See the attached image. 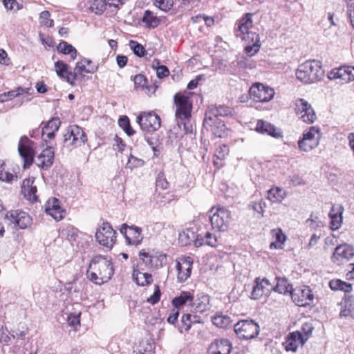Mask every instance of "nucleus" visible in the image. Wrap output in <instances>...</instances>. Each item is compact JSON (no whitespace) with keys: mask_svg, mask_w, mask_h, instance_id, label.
<instances>
[{"mask_svg":"<svg viewBox=\"0 0 354 354\" xmlns=\"http://www.w3.org/2000/svg\"><path fill=\"white\" fill-rule=\"evenodd\" d=\"M114 271V266L111 258L97 254L91 260L86 275L87 278L93 283L102 285L111 279Z\"/></svg>","mask_w":354,"mask_h":354,"instance_id":"nucleus-1","label":"nucleus"},{"mask_svg":"<svg viewBox=\"0 0 354 354\" xmlns=\"http://www.w3.org/2000/svg\"><path fill=\"white\" fill-rule=\"evenodd\" d=\"M297 78L305 84H311L322 79L324 72L319 61L308 60L299 66Z\"/></svg>","mask_w":354,"mask_h":354,"instance_id":"nucleus-2","label":"nucleus"},{"mask_svg":"<svg viewBox=\"0 0 354 354\" xmlns=\"http://www.w3.org/2000/svg\"><path fill=\"white\" fill-rule=\"evenodd\" d=\"M63 137L64 146L71 150L84 145L87 141L86 133L78 125H70L66 129Z\"/></svg>","mask_w":354,"mask_h":354,"instance_id":"nucleus-3","label":"nucleus"},{"mask_svg":"<svg viewBox=\"0 0 354 354\" xmlns=\"http://www.w3.org/2000/svg\"><path fill=\"white\" fill-rule=\"evenodd\" d=\"M252 20L251 15L247 14L238 24L236 37L245 41V44H261L258 34L252 30Z\"/></svg>","mask_w":354,"mask_h":354,"instance_id":"nucleus-4","label":"nucleus"},{"mask_svg":"<svg viewBox=\"0 0 354 354\" xmlns=\"http://www.w3.org/2000/svg\"><path fill=\"white\" fill-rule=\"evenodd\" d=\"M167 257L162 251L156 249H142L139 252V259L151 269L162 268L166 263Z\"/></svg>","mask_w":354,"mask_h":354,"instance_id":"nucleus-5","label":"nucleus"},{"mask_svg":"<svg viewBox=\"0 0 354 354\" xmlns=\"http://www.w3.org/2000/svg\"><path fill=\"white\" fill-rule=\"evenodd\" d=\"M234 330L239 338L248 340L256 337L259 333L260 328L254 321L245 319L235 324Z\"/></svg>","mask_w":354,"mask_h":354,"instance_id":"nucleus-6","label":"nucleus"},{"mask_svg":"<svg viewBox=\"0 0 354 354\" xmlns=\"http://www.w3.org/2000/svg\"><path fill=\"white\" fill-rule=\"evenodd\" d=\"M319 129L315 127H311L304 131L302 138L298 141V148L302 151L309 152L319 145Z\"/></svg>","mask_w":354,"mask_h":354,"instance_id":"nucleus-7","label":"nucleus"},{"mask_svg":"<svg viewBox=\"0 0 354 354\" xmlns=\"http://www.w3.org/2000/svg\"><path fill=\"white\" fill-rule=\"evenodd\" d=\"M116 232L107 222H104L95 232L96 241L100 245L111 250L116 242Z\"/></svg>","mask_w":354,"mask_h":354,"instance_id":"nucleus-8","label":"nucleus"},{"mask_svg":"<svg viewBox=\"0 0 354 354\" xmlns=\"http://www.w3.org/2000/svg\"><path fill=\"white\" fill-rule=\"evenodd\" d=\"M136 122L142 131L153 132L160 127V118L153 112H142L136 118Z\"/></svg>","mask_w":354,"mask_h":354,"instance_id":"nucleus-9","label":"nucleus"},{"mask_svg":"<svg viewBox=\"0 0 354 354\" xmlns=\"http://www.w3.org/2000/svg\"><path fill=\"white\" fill-rule=\"evenodd\" d=\"M33 144L26 136H22L19 142L18 151L24 160V169L28 168L34 160V150L31 146Z\"/></svg>","mask_w":354,"mask_h":354,"instance_id":"nucleus-10","label":"nucleus"},{"mask_svg":"<svg viewBox=\"0 0 354 354\" xmlns=\"http://www.w3.org/2000/svg\"><path fill=\"white\" fill-rule=\"evenodd\" d=\"M194 261L189 256H181L176 259L177 279L179 282H185L190 277Z\"/></svg>","mask_w":354,"mask_h":354,"instance_id":"nucleus-11","label":"nucleus"},{"mask_svg":"<svg viewBox=\"0 0 354 354\" xmlns=\"http://www.w3.org/2000/svg\"><path fill=\"white\" fill-rule=\"evenodd\" d=\"M295 112L301 120L308 124L313 123L317 118L311 105L304 99L295 101Z\"/></svg>","mask_w":354,"mask_h":354,"instance_id":"nucleus-12","label":"nucleus"},{"mask_svg":"<svg viewBox=\"0 0 354 354\" xmlns=\"http://www.w3.org/2000/svg\"><path fill=\"white\" fill-rule=\"evenodd\" d=\"M274 93L272 88L261 83L254 84L250 89V94L253 100L261 102H269L274 97Z\"/></svg>","mask_w":354,"mask_h":354,"instance_id":"nucleus-13","label":"nucleus"},{"mask_svg":"<svg viewBox=\"0 0 354 354\" xmlns=\"http://www.w3.org/2000/svg\"><path fill=\"white\" fill-rule=\"evenodd\" d=\"M120 231L124 235L126 242L129 245L137 246L140 245L143 239L142 229L136 225H128L123 223Z\"/></svg>","mask_w":354,"mask_h":354,"instance_id":"nucleus-14","label":"nucleus"},{"mask_svg":"<svg viewBox=\"0 0 354 354\" xmlns=\"http://www.w3.org/2000/svg\"><path fill=\"white\" fill-rule=\"evenodd\" d=\"M292 301L299 306H307L311 304L314 295L308 286L297 287L290 291Z\"/></svg>","mask_w":354,"mask_h":354,"instance_id":"nucleus-15","label":"nucleus"},{"mask_svg":"<svg viewBox=\"0 0 354 354\" xmlns=\"http://www.w3.org/2000/svg\"><path fill=\"white\" fill-rule=\"evenodd\" d=\"M174 102L176 106V116L177 119L180 120L189 119L192 111L189 98L177 93L174 95Z\"/></svg>","mask_w":354,"mask_h":354,"instance_id":"nucleus-16","label":"nucleus"},{"mask_svg":"<svg viewBox=\"0 0 354 354\" xmlns=\"http://www.w3.org/2000/svg\"><path fill=\"white\" fill-rule=\"evenodd\" d=\"M6 217L20 229H26L32 224V218L28 213L22 210H10L6 213Z\"/></svg>","mask_w":354,"mask_h":354,"instance_id":"nucleus-17","label":"nucleus"},{"mask_svg":"<svg viewBox=\"0 0 354 354\" xmlns=\"http://www.w3.org/2000/svg\"><path fill=\"white\" fill-rule=\"evenodd\" d=\"M221 115L217 109L215 111V113L213 111H207L205 113L204 125L207 128H209L215 138H221Z\"/></svg>","mask_w":354,"mask_h":354,"instance_id":"nucleus-18","label":"nucleus"},{"mask_svg":"<svg viewBox=\"0 0 354 354\" xmlns=\"http://www.w3.org/2000/svg\"><path fill=\"white\" fill-rule=\"evenodd\" d=\"M306 342V338L299 330L290 333L283 343L286 351L296 352L299 346H302Z\"/></svg>","mask_w":354,"mask_h":354,"instance_id":"nucleus-19","label":"nucleus"},{"mask_svg":"<svg viewBox=\"0 0 354 354\" xmlns=\"http://www.w3.org/2000/svg\"><path fill=\"white\" fill-rule=\"evenodd\" d=\"M354 256V248L350 245L343 244L338 245L332 256L333 262L339 265L348 261Z\"/></svg>","mask_w":354,"mask_h":354,"instance_id":"nucleus-20","label":"nucleus"},{"mask_svg":"<svg viewBox=\"0 0 354 354\" xmlns=\"http://www.w3.org/2000/svg\"><path fill=\"white\" fill-rule=\"evenodd\" d=\"M330 80L339 79L345 82L354 80V67L344 66L332 70L328 75Z\"/></svg>","mask_w":354,"mask_h":354,"instance_id":"nucleus-21","label":"nucleus"},{"mask_svg":"<svg viewBox=\"0 0 354 354\" xmlns=\"http://www.w3.org/2000/svg\"><path fill=\"white\" fill-rule=\"evenodd\" d=\"M45 212L57 221L62 220L66 214V211L62 206L60 201H47Z\"/></svg>","mask_w":354,"mask_h":354,"instance_id":"nucleus-22","label":"nucleus"},{"mask_svg":"<svg viewBox=\"0 0 354 354\" xmlns=\"http://www.w3.org/2000/svg\"><path fill=\"white\" fill-rule=\"evenodd\" d=\"M54 158L55 153L53 148L50 146H48L37 156L35 163L42 169L47 170L53 165Z\"/></svg>","mask_w":354,"mask_h":354,"instance_id":"nucleus-23","label":"nucleus"},{"mask_svg":"<svg viewBox=\"0 0 354 354\" xmlns=\"http://www.w3.org/2000/svg\"><path fill=\"white\" fill-rule=\"evenodd\" d=\"M255 283L256 285L254 286L251 293L253 299H259L263 295L267 296L269 295L272 288V285L268 279L266 278L262 279L257 278L255 280Z\"/></svg>","mask_w":354,"mask_h":354,"instance_id":"nucleus-24","label":"nucleus"},{"mask_svg":"<svg viewBox=\"0 0 354 354\" xmlns=\"http://www.w3.org/2000/svg\"><path fill=\"white\" fill-rule=\"evenodd\" d=\"M61 121L59 118L54 117L44 124L41 128V136L44 140L47 142V139L53 140L55 137L56 132L59 130Z\"/></svg>","mask_w":354,"mask_h":354,"instance_id":"nucleus-25","label":"nucleus"},{"mask_svg":"<svg viewBox=\"0 0 354 354\" xmlns=\"http://www.w3.org/2000/svg\"><path fill=\"white\" fill-rule=\"evenodd\" d=\"M97 70L96 66H89L86 67L82 61L77 62L74 71L66 75V82L71 85H75V80L77 79L78 75H82L83 73H93Z\"/></svg>","mask_w":354,"mask_h":354,"instance_id":"nucleus-26","label":"nucleus"},{"mask_svg":"<svg viewBox=\"0 0 354 354\" xmlns=\"http://www.w3.org/2000/svg\"><path fill=\"white\" fill-rule=\"evenodd\" d=\"M340 305V317L354 319V297L353 296L345 297Z\"/></svg>","mask_w":354,"mask_h":354,"instance_id":"nucleus-27","label":"nucleus"},{"mask_svg":"<svg viewBox=\"0 0 354 354\" xmlns=\"http://www.w3.org/2000/svg\"><path fill=\"white\" fill-rule=\"evenodd\" d=\"M21 192L26 199H38L37 189L34 185V180L27 178L23 180Z\"/></svg>","mask_w":354,"mask_h":354,"instance_id":"nucleus-28","label":"nucleus"},{"mask_svg":"<svg viewBox=\"0 0 354 354\" xmlns=\"http://www.w3.org/2000/svg\"><path fill=\"white\" fill-rule=\"evenodd\" d=\"M256 130L259 133H267L276 138L282 137L281 132L277 131L276 127L273 124L263 120H259L257 122Z\"/></svg>","mask_w":354,"mask_h":354,"instance_id":"nucleus-29","label":"nucleus"},{"mask_svg":"<svg viewBox=\"0 0 354 354\" xmlns=\"http://www.w3.org/2000/svg\"><path fill=\"white\" fill-rule=\"evenodd\" d=\"M132 277L133 281L141 286H145L150 284L152 282V275L147 272H142L139 269L138 266L133 267Z\"/></svg>","mask_w":354,"mask_h":354,"instance_id":"nucleus-30","label":"nucleus"},{"mask_svg":"<svg viewBox=\"0 0 354 354\" xmlns=\"http://www.w3.org/2000/svg\"><path fill=\"white\" fill-rule=\"evenodd\" d=\"M194 299V295L189 291H183L180 295L171 300V304L175 308L178 309L189 303L191 304Z\"/></svg>","mask_w":354,"mask_h":354,"instance_id":"nucleus-31","label":"nucleus"},{"mask_svg":"<svg viewBox=\"0 0 354 354\" xmlns=\"http://www.w3.org/2000/svg\"><path fill=\"white\" fill-rule=\"evenodd\" d=\"M155 344L149 339L141 340L137 346L133 354H154Z\"/></svg>","mask_w":354,"mask_h":354,"instance_id":"nucleus-32","label":"nucleus"},{"mask_svg":"<svg viewBox=\"0 0 354 354\" xmlns=\"http://www.w3.org/2000/svg\"><path fill=\"white\" fill-rule=\"evenodd\" d=\"M276 286H272V290L280 294H286L292 291L293 288L292 285L288 282V279L285 277H276Z\"/></svg>","mask_w":354,"mask_h":354,"instance_id":"nucleus-33","label":"nucleus"},{"mask_svg":"<svg viewBox=\"0 0 354 354\" xmlns=\"http://www.w3.org/2000/svg\"><path fill=\"white\" fill-rule=\"evenodd\" d=\"M145 140L151 148L153 152V156L156 157L158 156L162 149L161 142L158 137L156 135H146L145 136Z\"/></svg>","mask_w":354,"mask_h":354,"instance_id":"nucleus-34","label":"nucleus"},{"mask_svg":"<svg viewBox=\"0 0 354 354\" xmlns=\"http://www.w3.org/2000/svg\"><path fill=\"white\" fill-rule=\"evenodd\" d=\"M142 21L149 28H156L160 24V19L149 10L145 11Z\"/></svg>","mask_w":354,"mask_h":354,"instance_id":"nucleus-35","label":"nucleus"},{"mask_svg":"<svg viewBox=\"0 0 354 354\" xmlns=\"http://www.w3.org/2000/svg\"><path fill=\"white\" fill-rule=\"evenodd\" d=\"M26 92V90L22 87H18L16 89L1 93L0 104H3L6 102L14 99L15 97H19L25 93Z\"/></svg>","mask_w":354,"mask_h":354,"instance_id":"nucleus-36","label":"nucleus"},{"mask_svg":"<svg viewBox=\"0 0 354 354\" xmlns=\"http://www.w3.org/2000/svg\"><path fill=\"white\" fill-rule=\"evenodd\" d=\"M209 299L207 296H202L201 298L193 299L191 303L192 308L196 313L205 312L208 308Z\"/></svg>","mask_w":354,"mask_h":354,"instance_id":"nucleus-37","label":"nucleus"},{"mask_svg":"<svg viewBox=\"0 0 354 354\" xmlns=\"http://www.w3.org/2000/svg\"><path fill=\"white\" fill-rule=\"evenodd\" d=\"M57 50L64 55H71L73 60L77 57V50L66 41H62L57 46Z\"/></svg>","mask_w":354,"mask_h":354,"instance_id":"nucleus-38","label":"nucleus"},{"mask_svg":"<svg viewBox=\"0 0 354 354\" xmlns=\"http://www.w3.org/2000/svg\"><path fill=\"white\" fill-rule=\"evenodd\" d=\"M220 207H212L210 211L209 220L212 227L217 229L218 231L221 229V218L220 217L219 212L221 211Z\"/></svg>","mask_w":354,"mask_h":354,"instance_id":"nucleus-39","label":"nucleus"},{"mask_svg":"<svg viewBox=\"0 0 354 354\" xmlns=\"http://www.w3.org/2000/svg\"><path fill=\"white\" fill-rule=\"evenodd\" d=\"M55 71L57 75L66 81V75L72 71H68V65L62 60L55 63Z\"/></svg>","mask_w":354,"mask_h":354,"instance_id":"nucleus-40","label":"nucleus"},{"mask_svg":"<svg viewBox=\"0 0 354 354\" xmlns=\"http://www.w3.org/2000/svg\"><path fill=\"white\" fill-rule=\"evenodd\" d=\"M107 6L106 0H93L91 3L90 10L96 15H102Z\"/></svg>","mask_w":354,"mask_h":354,"instance_id":"nucleus-41","label":"nucleus"},{"mask_svg":"<svg viewBox=\"0 0 354 354\" xmlns=\"http://www.w3.org/2000/svg\"><path fill=\"white\" fill-rule=\"evenodd\" d=\"M118 124L129 136L135 133V131L132 129L127 116H121L118 120Z\"/></svg>","mask_w":354,"mask_h":354,"instance_id":"nucleus-42","label":"nucleus"},{"mask_svg":"<svg viewBox=\"0 0 354 354\" xmlns=\"http://www.w3.org/2000/svg\"><path fill=\"white\" fill-rule=\"evenodd\" d=\"M236 66L240 69L244 68H253L255 66V64L251 61L247 57L244 55H239L236 58Z\"/></svg>","mask_w":354,"mask_h":354,"instance_id":"nucleus-43","label":"nucleus"},{"mask_svg":"<svg viewBox=\"0 0 354 354\" xmlns=\"http://www.w3.org/2000/svg\"><path fill=\"white\" fill-rule=\"evenodd\" d=\"M267 199H272V198L275 199H283L286 196L285 190L278 187H274L270 189L267 192Z\"/></svg>","mask_w":354,"mask_h":354,"instance_id":"nucleus-44","label":"nucleus"},{"mask_svg":"<svg viewBox=\"0 0 354 354\" xmlns=\"http://www.w3.org/2000/svg\"><path fill=\"white\" fill-rule=\"evenodd\" d=\"M194 232L190 230H186L179 233L178 240L182 245H187L191 243L193 240Z\"/></svg>","mask_w":354,"mask_h":354,"instance_id":"nucleus-45","label":"nucleus"},{"mask_svg":"<svg viewBox=\"0 0 354 354\" xmlns=\"http://www.w3.org/2000/svg\"><path fill=\"white\" fill-rule=\"evenodd\" d=\"M129 46L133 50V53L138 57H142L147 53L145 47L136 41L131 40L129 41Z\"/></svg>","mask_w":354,"mask_h":354,"instance_id":"nucleus-46","label":"nucleus"},{"mask_svg":"<svg viewBox=\"0 0 354 354\" xmlns=\"http://www.w3.org/2000/svg\"><path fill=\"white\" fill-rule=\"evenodd\" d=\"M192 315L189 313L184 314L182 316L181 320H180V324L179 325V330L182 333L184 331H188L191 326L193 322L192 321Z\"/></svg>","mask_w":354,"mask_h":354,"instance_id":"nucleus-47","label":"nucleus"},{"mask_svg":"<svg viewBox=\"0 0 354 354\" xmlns=\"http://www.w3.org/2000/svg\"><path fill=\"white\" fill-rule=\"evenodd\" d=\"M168 187L169 183L165 178V174L163 173H159L156 180V192H159L160 190L165 191L167 189Z\"/></svg>","mask_w":354,"mask_h":354,"instance_id":"nucleus-48","label":"nucleus"},{"mask_svg":"<svg viewBox=\"0 0 354 354\" xmlns=\"http://www.w3.org/2000/svg\"><path fill=\"white\" fill-rule=\"evenodd\" d=\"M14 178L15 176L12 174L8 171H5L4 162H0V180L6 183H11ZM15 178H17V176H16Z\"/></svg>","mask_w":354,"mask_h":354,"instance_id":"nucleus-49","label":"nucleus"},{"mask_svg":"<svg viewBox=\"0 0 354 354\" xmlns=\"http://www.w3.org/2000/svg\"><path fill=\"white\" fill-rule=\"evenodd\" d=\"M144 165L145 161L142 159L138 158L131 154L128 159L127 167L133 169L135 168L142 167Z\"/></svg>","mask_w":354,"mask_h":354,"instance_id":"nucleus-50","label":"nucleus"},{"mask_svg":"<svg viewBox=\"0 0 354 354\" xmlns=\"http://www.w3.org/2000/svg\"><path fill=\"white\" fill-rule=\"evenodd\" d=\"M3 5L7 10L17 12L22 9L23 6L16 0H3Z\"/></svg>","mask_w":354,"mask_h":354,"instance_id":"nucleus-51","label":"nucleus"},{"mask_svg":"<svg viewBox=\"0 0 354 354\" xmlns=\"http://www.w3.org/2000/svg\"><path fill=\"white\" fill-rule=\"evenodd\" d=\"M272 232L275 236L276 243H272L270 244V248H272L274 247V248H277V246L276 243H279L281 245L283 244V243L285 242V241L286 239V236L282 232V230L281 229L272 230Z\"/></svg>","mask_w":354,"mask_h":354,"instance_id":"nucleus-52","label":"nucleus"},{"mask_svg":"<svg viewBox=\"0 0 354 354\" xmlns=\"http://www.w3.org/2000/svg\"><path fill=\"white\" fill-rule=\"evenodd\" d=\"M153 2L156 6L164 11L170 10L174 5V0H153Z\"/></svg>","mask_w":354,"mask_h":354,"instance_id":"nucleus-53","label":"nucleus"},{"mask_svg":"<svg viewBox=\"0 0 354 354\" xmlns=\"http://www.w3.org/2000/svg\"><path fill=\"white\" fill-rule=\"evenodd\" d=\"M330 227L332 230H338L342 223V215H339V213H338V215L335 216V214H333V216L330 217Z\"/></svg>","mask_w":354,"mask_h":354,"instance_id":"nucleus-54","label":"nucleus"},{"mask_svg":"<svg viewBox=\"0 0 354 354\" xmlns=\"http://www.w3.org/2000/svg\"><path fill=\"white\" fill-rule=\"evenodd\" d=\"M261 46V44H245L244 51L248 57H252L259 51Z\"/></svg>","mask_w":354,"mask_h":354,"instance_id":"nucleus-55","label":"nucleus"},{"mask_svg":"<svg viewBox=\"0 0 354 354\" xmlns=\"http://www.w3.org/2000/svg\"><path fill=\"white\" fill-rule=\"evenodd\" d=\"M221 344V341L216 339H215L209 346L207 350V354H221V351L220 349V345Z\"/></svg>","mask_w":354,"mask_h":354,"instance_id":"nucleus-56","label":"nucleus"},{"mask_svg":"<svg viewBox=\"0 0 354 354\" xmlns=\"http://www.w3.org/2000/svg\"><path fill=\"white\" fill-rule=\"evenodd\" d=\"M160 296H161L160 289L158 285H156L153 294L151 297L147 298V301L148 303H149L152 305H154L160 301Z\"/></svg>","mask_w":354,"mask_h":354,"instance_id":"nucleus-57","label":"nucleus"},{"mask_svg":"<svg viewBox=\"0 0 354 354\" xmlns=\"http://www.w3.org/2000/svg\"><path fill=\"white\" fill-rule=\"evenodd\" d=\"M314 327L310 323H305L302 325L301 328V333L304 335V338H306V341L308 339L309 337L311 335Z\"/></svg>","mask_w":354,"mask_h":354,"instance_id":"nucleus-58","label":"nucleus"},{"mask_svg":"<svg viewBox=\"0 0 354 354\" xmlns=\"http://www.w3.org/2000/svg\"><path fill=\"white\" fill-rule=\"evenodd\" d=\"M205 243L212 247H216L218 244L217 237L212 233L207 232L205 236Z\"/></svg>","mask_w":354,"mask_h":354,"instance_id":"nucleus-59","label":"nucleus"},{"mask_svg":"<svg viewBox=\"0 0 354 354\" xmlns=\"http://www.w3.org/2000/svg\"><path fill=\"white\" fill-rule=\"evenodd\" d=\"M68 324L71 326L76 328L80 324V313L78 315L71 314L68 317Z\"/></svg>","mask_w":354,"mask_h":354,"instance_id":"nucleus-60","label":"nucleus"},{"mask_svg":"<svg viewBox=\"0 0 354 354\" xmlns=\"http://www.w3.org/2000/svg\"><path fill=\"white\" fill-rule=\"evenodd\" d=\"M266 205L263 201H255L253 203L252 207L254 212L263 216V208Z\"/></svg>","mask_w":354,"mask_h":354,"instance_id":"nucleus-61","label":"nucleus"},{"mask_svg":"<svg viewBox=\"0 0 354 354\" xmlns=\"http://www.w3.org/2000/svg\"><path fill=\"white\" fill-rule=\"evenodd\" d=\"M179 315V310L176 308L171 310L169 315L167 317V322L171 324H175L177 322Z\"/></svg>","mask_w":354,"mask_h":354,"instance_id":"nucleus-62","label":"nucleus"},{"mask_svg":"<svg viewBox=\"0 0 354 354\" xmlns=\"http://www.w3.org/2000/svg\"><path fill=\"white\" fill-rule=\"evenodd\" d=\"M169 75V70L166 66L162 65L161 67L156 68V75L158 78H163L167 77Z\"/></svg>","mask_w":354,"mask_h":354,"instance_id":"nucleus-63","label":"nucleus"},{"mask_svg":"<svg viewBox=\"0 0 354 354\" xmlns=\"http://www.w3.org/2000/svg\"><path fill=\"white\" fill-rule=\"evenodd\" d=\"M134 83L136 86L144 87L147 83V79L145 75L138 74L134 77Z\"/></svg>","mask_w":354,"mask_h":354,"instance_id":"nucleus-64","label":"nucleus"}]
</instances>
